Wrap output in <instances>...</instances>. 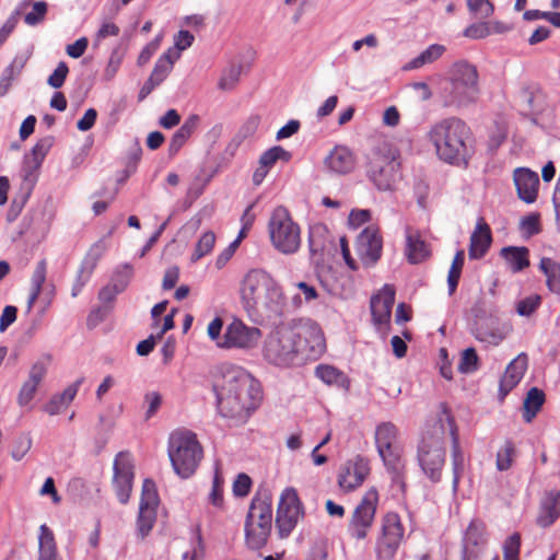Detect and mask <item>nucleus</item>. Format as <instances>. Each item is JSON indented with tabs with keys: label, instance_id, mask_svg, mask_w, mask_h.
Instances as JSON below:
<instances>
[{
	"label": "nucleus",
	"instance_id": "nucleus-1",
	"mask_svg": "<svg viewBox=\"0 0 560 560\" xmlns=\"http://www.w3.org/2000/svg\"><path fill=\"white\" fill-rule=\"evenodd\" d=\"M261 400L259 383L243 368L232 366L223 373V384L218 395V408L233 425L247 422Z\"/></svg>",
	"mask_w": 560,
	"mask_h": 560
},
{
	"label": "nucleus",
	"instance_id": "nucleus-2",
	"mask_svg": "<svg viewBox=\"0 0 560 560\" xmlns=\"http://www.w3.org/2000/svg\"><path fill=\"white\" fill-rule=\"evenodd\" d=\"M479 74L477 68L466 60L454 62L440 89L442 105L462 109L477 103L479 97Z\"/></svg>",
	"mask_w": 560,
	"mask_h": 560
},
{
	"label": "nucleus",
	"instance_id": "nucleus-3",
	"mask_svg": "<svg viewBox=\"0 0 560 560\" xmlns=\"http://www.w3.org/2000/svg\"><path fill=\"white\" fill-rule=\"evenodd\" d=\"M241 300L244 308L278 313L283 304L281 287L264 270H249L241 283Z\"/></svg>",
	"mask_w": 560,
	"mask_h": 560
},
{
	"label": "nucleus",
	"instance_id": "nucleus-4",
	"mask_svg": "<svg viewBox=\"0 0 560 560\" xmlns=\"http://www.w3.org/2000/svg\"><path fill=\"white\" fill-rule=\"evenodd\" d=\"M470 128L458 117H446L436 121L428 137L435 148L438 156L447 163H458L467 153L466 140Z\"/></svg>",
	"mask_w": 560,
	"mask_h": 560
},
{
	"label": "nucleus",
	"instance_id": "nucleus-5",
	"mask_svg": "<svg viewBox=\"0 0 560 560\" xmlns=\"http://www.w3.org/2000/svg\"><path fill=\"white\" fill-rule=\"evenodd\" d=\"M400 154L387 141L378 142L366 155V176L381 191L393 190L401 179Z\"/></svg>",
	"mask_w": 560,
	"mask_h": 560
},
{
	"label": "nucleus",
	"instance_id": "nucleus-6",
	"mask_svg": "<svg viewBox=\"0 0 560 560\" xmlns=\"http://www.w3.org/2000/svg\"><path fill=\"white\" fill-rule=\"evenodd\" d=\"M167 453L174 471L184 479L195 474L203 455L197 435L188 430H177L170 435Z\"/></svg>",
	"mask_w": 560,
	"mask_h": 560
},
{
	"label": "nucleus",
	"instance_id": "nucleus-7",
	"mask_svg": "<svg viewBox=\"0 0 560 560\" xmlns=\"http://www.w3.org/2000/svg\"><path fill=\"white\" fill-rule=\"evenodd\" d=\"M268 232L272 246L281 254L291 255L299 250L301 229L287 208L279 206L271 212Z\"/></svg>",
	"mask_w": 560,
	"mask_h": 560
},
{
	"label": "nucleus",
	"instance_id": "nucleus-8",
	"mask_svg": "<svg viewBox=\"0 0 560 560\" xmlns=\"http://www.w3.org/2000/svg\"><path fill=\"white\" fill-rule=\"evenodd\" d=\"M398 435V428L393 422L385 421L376 425L374 441L384 466L393 475V481L404 486L401 475L404 464L401 462Z\"/></svg>",
	"mask_w": 560,
	"mask_h": 560
},
{
	"label": "nucleus",
	"instance_id": "nucleus-9",
	"mask_svg": "<svg viewBox=\"0 0 560 560\" xmlns=\"http://www.w3.org/2000/svg\"><path fill=\"white\" fill-rule=\"evenodd\" d=\"M264 358L277 366H290L300 361L292 323L278 326L266 338Z\"/></svg>",
	"mask_w": 560,
	"mask_h": 560
},
{
	"label": "nucleus",
	"instance_id": "nucleus-10",
	"mask_svg": "<svg viewBox=\"0 0 560 560\" xmlns=\"http://www.w3.org/2000/svg\"><path fill=\"white\" fill-rule=\"evenodd\" d=\"M300 361L316 360L326 350V341L320 326L310 319L292 322Z\"/></svg>",
	"mask_w": 560,
	"mask_h": 560
},
{
	"label": "nucleus",
	"instance_id": "nucleus-11",
	"mask_svg": "<svg viewBox=\"0 0 560 560\" xmlns=\"http://www.w3.org/2000/svg\"><path fill=\"white\" fill-rule=\"evenodd\" d=\"M418 462L432 482H439L445 463L444 441L441 433L424 435L418 448Z\"/></svg>",
	"mask_w": 560,
	"mask_h": 560
},
{
	"label": "nucleus",
	"instance_id": "nucleus-12",
	"mask_svg": "<svg viewBox=\"0 0 560 560\" xmlns=\"http://www.w3.org/2000/svg\"><path fill=\"white\" fill-rule=\"evenodd\" d=\"M405 527L396 512L386 513L381 521V533L375 551L378 560H393L404 540Z\"/></svg>",
	"mask_w": 560,
	"mask_h": 560
},
{
	"label": "nucleus",
	"instance_id": "nucleus-13",
	"mask_svg": "<svg viewBox=\"0 0 560 560\" xmlns=\"http://www.w3.org/2000/svg\"><path fill=\"white\" fill-rule=\"evenodd\" d=\"M304 515V505L298 491L292 487L285 488L280 494L276 515V526L280 537L290 536Z\"/></svg>",
	"mask_w": 560,
	"mask_h": 560
},
{
	"label": "nucleus",
	"instance_id": "nucleus-14",
	"mask_svg": "<svg viewBox=\"0 0 560 560\" xmlns=\"http://www.w3.org/2000/svg\"><path fill=\"white\" fill-rule=\"evenodd\" d=\"M378 504V492L375 488L369 489L352 512L348 524V533L355 540L368 537L374 523Z\"/></svg>",
	"mask_w": 560,
	"mask_h": 560
},
{
	"label": "nucleus",
	"instance_id": "nucleus-15",
	"mask_svg": "<svg viewBox=\"0 0 560 560\" xmlns=\"http://www.w3.org/2000/svg\"><path fill=\"white\" fill-rule=\"evenodd\" d=\"M159 503L160 499L154 481L144 479L137 517V530L142 538L149 535L155 524Z\"/></svg>",
	"mask_w": 560,
	"mask_h": 560
},
{
	"label": "nucleus",
	"instance_id": "nucleus-16",
	"mask_svg": "<svg viewBox=\"0 0 560 560\" xmlns=\"http://www.w3.org/2000/svg\"><path fill=\"white\" fill-rule=\"evenodd\" d=\"M113 486L121 504L128 503L135 479V465L128 452H119L113 464Z\"/></svg>",
	"mask_w": 560,
	"mask_h": 560
},
{
	"label": "nucleus",
	"instance_id": "nucleus-17",
	"mask_svg": "<svg viewBox=\"0 0 560 560\" xmlns=\"http://www.w3.org/2000/svg\"><path fill=\"white\" fill-rule=\"evenodd\" d=\"M260 337L261 332L258 328L246 326L242 320L234 319L226 326L218 347L224 349H250L258 343Z\"/></svg>",
	"mask_w": 560,
	"mask_h": 560
},
{
	"label": "nucleus",
	"instance_id": "nucleus-18",
	"mask_svg": "<svg viewBox=\"0 0 560 560\" xmlns=\"http://www.w3.org/2000/svg\"><path fill=\"white\" fill-rule=\"evenodd\" d=\"M509 324L499 317L490 315L477 318L472 328L474 337L486 346H499L511 332Z\"/></svg>",
	"mask_w": 560,
	"mask_h": 560
},
{
	"label": "nucleus",
	"instance_id": "nucleus-19",
	"mask_svg": "<svg viewBox=\"0 0 560 560\" xmlns=\"http://www.w3.org/2000/svg\"><path fill=\"white\" fill-rule=\"evenodd\" d=\"M382 249L383 241L377 226L369 225L360 232L357 237V253L363 265H375L382 256Z\"/></svg>",
	"mask_w": 560,
	"mask_h": 560
},
{
	"label": "nucleus",
	"instance_id": "nucleus-20",
	"mask_svg": "<svg viewBox=\"0 0 560 560\" xmlns=\"http://www.w3.org/2000/svg\"><path fill=\"white\" fill-rule=\"evenodd\" d=\"M370 470L369 460L363 456H357L341 466L338 474V485L343 491H353L362 486Z\"/></svg>",
	"mask_w": 560,
	"mask_h": 560
},
{
	"label": "nucleus",
	"instance_id": "nucleus-21",
	"mask_svg": "<svg viewBox=\"0 0 560 560\" xmlns=\"http://www.w3.org/2000/svg\"><path fill=\"white\" fill-rule=\"evenodd\" d=\"M486 525L480 520H472L464 535L462 560H478L487 546Z\"/></svg>",
	"mask_w": 560,
	"mask_h": 560
},
{
	"label": "nucleus",
	"instance_id": "nucleus-22",
	"mask_svg": "<svg viewBox=\"0 0 560 560\" xmlns=\"http://www.w3.org/2000/svg\"><path fill=\"white\" fill-rule=\"evenodd\" d=\"M395 302V289L389 285L385 284L377 294L372 296L371 299V313L374 325L377 327L378 330L386 329L390 315H392V307Z\"/></svg>",
	"mask_w": 560,
	"mask_h": 560
},
{
	"label": "nucleus",
	"instance_id": "nucleus-23",
	"mask_svg": "<svg viewBox=\"0 0 560 560\" xmlns=\"http://www.w3.org/2000/svg\"><path fill=\"white\" fill-rule=\"evenodd\" d=\"M527 369L528 355L525 352H521L508 364L500 380L499 386V395L502 400L513 388L520 384Z\"/></svg>",
	"mask_w": 560,
	"mask_h": 560
},
{
	"label": "nucleus",
	"instance_id": "nucleus-24",
	"mask_svg": "<svg viewBox=\"0 0 560 560\" xmlns=\"http://www.w3.org/2000/svg\"><path fill=\"white\" fill-rule=\"evenodd\" d=\"M355 155L346 145H336L324 159V166L327 172L336 175H346L355 167Z\"/></svg>",
	"mask_w": 560,
	"mask_h": 560
},
{
	"label": "nucleus",
	"instance_id": "nucleus-25",
	"mask_svg": "<svg viewBox=\"0 0 560 560\" xmlns=\"http://www.w3.org/2000/svg\"><path fill=\"white\" fill-rule=\"evenodd\" d=\"M513 179L518 198L526 203L535 202L539 188L538 174L529 168L520 167L514 171Z\"/></svg>",
	"mask_w": 560,
	"mask_h": 560
},
{
	"label": "nucleus",
	"instance_id": "nucleus-26",
	"mask_svg": "<svg viewBox=\"0 0 560 560\" xmlns=\"http://www.w3.org/2000/svg\"><path fill=\"white\" fill-rule=\"evenodd\" d=\"M492 242V235L489 224L482 217L478 218L475 230L470 235V244L468 248V255L470 259L482 258Z\"/></svg>",
	"mask_w": 560,
	"mask_h": 560
},
{
	"label": "nucleus",
	"instance_id": "nucleus-27",
	"mask_svg": "<svg viewBox=\"0 0 560 560\" xmlns=\"http://www.w3.org/2000/svg\"><path fill=\"white\" fill-rule=\"evenodd\" d=\"M406 256L409 262L419 264L430 255L428 244L421 238L420 232L411 226L405 229Z\"/></svg>",
	"mask_w": 560,
	"mask_h": 560
},
{
	"label": "nucleus",
	"instance_id": "nucleus-28",
	"mask_svg": "<svg viewBox=\"0 0 560 560\" xmlns=\"http://www.w3.org/2000/svg\"><path fill=\"white\" fill-rule=\"evenodd\" d=\"M446 419L450 423V430L452 435V466H453V491L456 492L458 489L460 477L465 469V458L463 451L459 445V439L457 434V428L455 425L454 419L447 413Z\"/></svg>",
	"mask_w": 560,
	"mask_h": 560
},
{
	"label": "nucleus",
	"instance_id": "nucleus-29",
	"mask_svg": "<svg viewBox=\"0 0 560 560\" xmlns=\"http://www.w3.org/2000/svg\"><path fill=\"white\" fill-rule=\"evenodd\" d=\"M253 525H264L271 528L272 504L269 499L254 498L248 509L246 522Z\"/></svg>",
	"mask_w": 560,
	"mask_h": 560
},
{
	"label": "nucleus",
	"instance_id": "nucleus-30",
	"mask_svg": "<svg viewBox=\"0 0 560 560\" xmlns=\"http://www.w3.org/2000/svg\"><path fill=\"white\" fill-rule=\"evenodd\" d=\"M560 515V492L551 490L541 499L540 511L537 523L547 527L550 526Z\"/></svg>",
	"mask_w": 560,
	"mask_h": 560
},
{
	"label": "nucleus",
	"instance_id": "nucleus-31",
	"mask_svg": "<svg viewBox=\"0 0 560 560\" xmlns=\"http://www.w3.org/2000/svg\"><path fill=\"white\" fill-rule=\"evenodd\" d=\"M82 382L83 378H79L69 385L62 393L54 395L44 406V411L50 416H56L63 411L77 396Z\"/></svg>",
	"mask_w": 560,
	"mask_h": 560
},
{
	"label": "nucleus",
	"instance_id": "nucleus-32",
	"mask_svg": "<svg viewBox=\"0 0 560 560\" xmlns=\"http://www.w3.org/2000/svg\"><path fill=\"white\" fill-rule=\"evenodd\" d=\"M36 560H62L58 553L55 535L46 524L39 526Z\"/></svg>",
	"mask_w": 560,
	"mask_h": 560
},
{
	"label": "nucleus",
	"instance_id": "nucleus-33",
	"mask_svg": "<svg viewBox=\"0 0 560 560\" xmlns=\"http://www.w3.org/2000/svg\"><path fill=\"white\" fill-rule=\"evenodd\" d=\"M200 117L196 114L189 115L179 129L173 135L168 150L171 154H176L186 143L190 136L197 130Z\"/></svg>",
	"mask_w": 560,
	"mask_h": 560
},
{
	"label": "nucleus",
	"instance_id": "nucleus-34",
	"mask_svg": "<svg viewBox=\"0 0 560 560\" xmlns=\"http://www.w3.org/2000/svg\"><path fill=\"white\" fill-rule=\"evenodd\" d=\"M27 60V55L19 54L13 58L11 63L4 68L0 77V96L8 94L13 80L21 74Z\"/></svg>",
	"mask_w": 560,
	"mask_h": 560
},
{
	"label": "nucleus",
	"instance_id": "nucleus-35",
	"mask_svg": "<svg viewBox=\"0 0 560 560\" xmlns=\"http://www.w3.org/2000/svg\"><path fill=\"white\" fill-rule=\"evenodd\" d=\"M315 375L327 385H332L346 390L350 387V381L348 376L342 371L332 365L319 364L315 369Z\"/></svg>",
	"mask_w": 560,
	"mask_h": 560
},
{
	"label": "nucleus",
	"instance_id": "nucleus-36",
	"mask_svg": "<svg viewBox=\"0 0 560 560\" xmlns=\"http://www.w3.org/2000/svg\"><path fill=\"white\" fill-rule=\"evenodd\" d=\"M529 250L526 247H504L501 249V256L505 259L509 268L514 273L520 272L529 266Z\"/></svg>",
	"mask_w": 560,
	"mask_h": 560
},
{
	"label": "nucleus",
	"instance_id": "nucleus-37",
	"mask_svg": "<svg viewBox=\"0 0 560 560\" xmlns=\"http://www.w3.org/2000/svg\"><path fill=\"white\" fill-rule=\"evenodd\" d=\"M539 270L546 277L548 290L555 294H560V264L552 258L542 257L539 261Z\"/></svg>",
	"mask_w": 560,
	"mask_h": 560
},
{
	"label": "nucleus",
	"instance_id": "nucleus-38",
	"mask_svg": "<svg viewBox=\"0 0 560 560\" xmlns=\"http://www.w3.org/2000/svg\"><path fill=\"white\" fill-rule=\"evenodd\" d=\"M179 58V54L173 48H168L155 62L150 78L161 84L171 73L174 62Z\"/></svg>",
	"mask_w": 560,
	"mask_h": 560
},
{
	"label": "nucleus",
	"instance_id": "nucleus-39",
	"mask_svg": "<svg viewBox=\"0 0 560 560\" xmlns=\"http://www.w3.org/2000/svg\"><path fill=\"white\" fill-rule=\"evenodd\" d=\"M545 402V393L538 387H532L523 402V418L525 422L530 423L541 409Z\"/></svg>",
	"mask_w": 560,
	"mask_h": 560
},
{
	"label": "nucleus",
	"instance_id": "nucleus-40",
	"mask_svg": "<svg viewBox=\"0 0 560 560\" xmlns=\"http://www.w3.org/2000/svg\"><path fill=\"white\" fill-rule=\"evenodd\" d=\"M446 48L440 44H432L424 49L419 56L411 59L406 63L402 69L406 71L419 69L425 65L432 63L438 60L445 52Z\"/></svg>",
	"mask_w": 560,
	"mask_h": 560
},
{
	"label": "nucleus",
	"instance_id": "nucleus-41",
	"mask_svg": "<svg viewBox=\"0 0 560 560\" xmlns=\"http://www.w3.org/2000/svg\"><path fill=\"white\" fill-rule=\"evenodd\" d=\"M271 528L264 525L245 523V539L247 546L255 550L262 548L267 544Z\"/></svg>",
	"mask_w": 560,
	"mask_h": 560
},
{
	"label": "nucleus",
	"instance_id": "nucleus-42",
	"mask_svg": "<svg viewBox=\"0 0 560 560\" xmlns=\"http://www.w3.org/2000/svg\"><path fill=\"white\" fill-rule=\"evenodd\" d=\"M107 248L108 244L105 237L96 241L90 247L84 259L82 260L81 267L83 268V271H88V273H93L98 260L105 254Z\"/></svg>",
	"mask_w": 560,
	"mask_h": 560
},
{
	"label": "nucleus",
	"instance_id": "nucleus-43",
	"mask_svg": "<svg viewBox=\"0 0 560 560\" xmlns=\"http://www.w3.org/2000/svg\"><path fill=\"white\" fill-rule=\"evenodd\" d=\"M292 159V153L284 150L280 145H275L266 150L259 158V164L264 167L271 168L278 161L289 162Z\"/></svg>",
	"mask_w": 560,
	"mask_h": 560
},
{
	"label": "nucleus",
	"instance_id": "nucleus-44",
	"mask_svg": "<svg viewBox=\"0 0 560 560\" xmlns=\"http://www.w3.org/2000/svg\"><path fill=\"white\" fill-rule=\"evenodd\" d=\"M516 455V448L512 441L508 440L497 453L495 466L499 471L509 470Z\"/></svg>",
	"mask_w": 560,
	"mask_h": 560
},
{
	"label": "nucleus",
	"instance_id": "nucleus-45",
	"mask_svg": "<svg viewBox=\"0 0 560 560\" xmlns=\"http://www.w3.org/2000/svg\"><path fill=\"white\" fill-rule=\"evenodd\" d=\"M54 144V138L51 136L44 137L36 142L32 148L31 155H26L30 162L34 163V167H40L46 155Z\"/></svg>",
	"mask_w": 560,
	"mask_h": 560
},
{
	"label": "nucleus",
	"instance_id": "nucleus-46",
	"mask_svg": "<svg viewBox=\"0 0 560 560\" xmlns=\"http://www.w3.org/2000/svg\"><path fill=\"white\" fill-rule=\"evenodd\" d=\"M215 244V235L212 231L205 232L198 240L195 250L191 255V260L197 261L202 257L210 254Z\"/></svg>",
	"mask_w": 560,
	"mask_h": 560
},
{
	"label": "nucleus",
	"instance_id": "nucleus-47",
	"mask_svg": "<svg viewBox=\"0 0 560 560\" xmlns=\"http://www.w3.org/2000/svg\"><path fill=\"white\" fill-rule=\"evenodd\" d=\"M479 357L474 348L465 349L459 359L458 371L464 374H470L478 370Z\"/></svg>",
	"mask_w": 560,
	"mask_h": 560
},
{
	"label": "nucleus",
	"instance_id": "nucleus-48",
	"mask_svg": "<svg viewBox=\"0 0 560 560\" xmlns=\"http://www.w3.org/2000/svg\"><path fill=\"white\" fill-rule=\"evenodd\" d=\"M541 304L539 294H530L516 302L515 310L520 316L529 317Z\"/></svg>",
	"mask_w": 560,
	"mask_h": 560
},
{
	"label": "nucleus",
	"instance_id": "nucleus-49",
	"mask_svg": "<svg viewBox=\"0 0 560 560\" xmlns=\"http://www.w3.org/2000/svg\"><path fill=\"white\" fill-rule=\"evenodd\" d=\"M242 72V66H231L225 69L219 80V89L223 91H231L237 84Z\"/></svg>",
	"mask_w": 560,
	"mask_h": 560
},
{
	"label": "nucleus",
	"instance_id": "nucleus-50",
	"mask_svg": "<svg viewBox=\"0 0 560 560\" xmlns=\"http://www.w3.org/2000/svg\"><path fill=\"white\" fill-rule=\"evenodd\" d=\"M47 11L48 5L45 1L34 2L32 11L25 14L24 22L30 26H36L44 21Z\"/></svg>",
	"mask_w": 560,
	"mask_h": 560
},
{
	"label": "nucleus",
	"instance_id": "nucleus-51",
	"mask_svg": "<svg viewBox=\"0 0 560 560\" xmlns=\"http://www.w3.org/2000/svg\"><path fill=\"white\" fill-rule=\"evenodd\" d=\"M223 483L224 479L217 469L213 476L211 491L209 493L210 503L217 508H221L223 504Z\"/></svg>",
	"mask_w": 560,
	"mask_h": 560
},
{
	"label": "nucleus",
	"instance_id": "nucleus-52",
	"mask_svg": "<svg viewBox=\"0 0 560 560\" xmlns=\"http://www.w3.org/2000/svg\"><path fill=\"white\" fill-rule=\"evenodd\" d=\"M520 229L526 236H533L540 232V214L530 213L525 215L520 221Z\"/></svg>",
	"mask_w": 560,
	"mask_h": 560
},
{
	"label": "nucleus",
	"instance_id": "nucleus-53",
	"mask_svg": "<svg viewBox=\"0 0 560 560\" xmlns=\"http://www.w3.org/2000/svg\"><path fill=\"white\" fill-rule=\"evenodd\" d=\"M120 33V28L117 24H115L110 20H105L102 22L100 28L97 30L95 37H94V44L95 46H98L102 40H104L107 37H115L118 36Z\"/></svg>",
	"mask_w": 560,
	"mask_h": 560
},
{
	"label": "nucleus",
	"instance_id": "nucleus-54",
	"mask_svg": "<svg viewBox=\"0 0 560 560\" xmlns=\"http://www.w3.org/2000/svg\"><path fill=\"white\" fill-rule=\"evenodd\" d=\"M521 537L518 534L511 535L503 545L504 560H518Z\"/></svg>",
	"mask_w": 560,
	"mask_h": 560
},
{
	"label": "nucleus",
	"instance_id": "nucleus-55",
	"mask_svg": "<svg viewBox=\"0 0 560 560\" xmlns=\"http://www.w3.org/2000/svg\"><path fill=\"white\" fill-rule=\"evenodd\" d=\"M32 447V439L26 435H20L13 444V448L11 452V456L15 460H21L31 450Z\"/></svg>",
	"mask_w": 560,
	"mask_h": 560
},
{
	"label": "nucleus",
	"instance_id": "nucleus-56",
	"mask_svg": "<svg viewBox=\"0 0 560 560\" xmlns=\"http://www.w3.org/2000/svg\"><path fill=\"white\" fill-rule=\"evenodd\" d=\"M69 73V68L65 61H60L54 72L48 77L47 83L54 89H59L63 85L66 78Z\"/></svg>",
	"mask_w": 560,
	"mask_h": 560
},
{
	"label": "nucleus",
	"instance_id": "nucleus-57",
	"mask_svg": "<svg viewBox=\"0 0 560 560\" xmlns=\"http://www.w3.org/2000/svg\"><path fill=\"white\" fill-rule=\"evenodd\" d=\"M467 7L471 13L482 18H489L494 11L490 0H467Z\"/></svg>",
	"mask_w": 560,
	"mask_h": 560
},
{
	"label": "nucleus",
	"instance_id": "nucleus-58",
	"mask_svg": "<svg viewBox=\"0 0 560 560\" xmlns=\"http://www.w3.org/2000/svg\"><path fill=\"white\" fill-rule=\"evenodd\" d=\"M144 404L147 406L145 419H151L162 405V396L159 392L152 390L144 395Z\"/></svg>",
	"mask_w": 560,
	"mask_h": 560
},
{
	"label": "nucleus",
	"instance_id": "nucleus-59",
	"mask_svg": "<svg viewBox=\"0 0 560 560\" xmlns=\"http://www.w3.org/2000/svg\"><path fill=\"white\" fill-rule=\"evenodd\" d=\"M47 262L45 259L39 260L33 271L31 279V289L42 291L43 284L46 281Z\"/></svg>",
	"mask_w": 560,
	"mask_h": 560
},
{
	"label": "nucleus",
	"instance_id": "nucleus-60",
	"mask_svg": "<svg viewBox=\"0 0 560 560\" xmlns=\"http://www.w3.org/2000/svg\"><path fill=\"white\" fill-rule=\"evenodd\" d=\"M37 388H38L37 384L26 380L23 383V385L21 386V389L19 392L18 404L20 406L28 405L33 400V398L37 392Z\"/></svg>",
	"mask_w": 560,
	"mask_h": 560
},
{
	"label": "nucleus",
	"instance_id": "nucleus-61",
	"mask_svg": "<svg viewBox=\"0 0 560 560\" xmlns=\"http://www.w3.org/2000/svg\"><path fill=\"white\" fill-rule=\"evenodd\" d=\"M491 34L490 26L486 22L475 23L465 28L464 35L469 38L480 39Z\"/></svg>",
	"mask_w": 560,
	"mask_h": 560
},
{
	"label": "nucleus",
	"instance_id": "nucleus-62",
	"mask_svg": "<svg viewBox=\"0 0 560 560\" xmlns=\"http://www.w3.org/2000/svg\"><path fill=\"white\" fill-rule=\"evenodd\" d=\"M194 40L195 37L190 32L180 30L174 36V47L172 48L180 55L183 50L189 48L192 45Z\"/></svg>",
	"mask_w": 560,
	"mask_h": 560
},
{
	"label": "nucleus",
	"instance_id": "nucleus-63",
	"mask_svg": "<svg viewBox=\"0 0 560 560\" xmlns=\"http://www.w3.org/2000/svg\"><path fill=\"white\" fill-rule=\"evenodd\" d=\"M132 273H133L132 267L128 264H125L116 270V272L112 279V283L117 289L120 284L124 283V290H125L129 284Z\"/></svg>",
	"mask_w": 560,
	"mask_h": 560
},
{
	"label": "nucleus",
	"instance_id": "nucleus-64",
	"mask_svg": "<svg viewBox=\"0 0 560 560\" xmlns=\"http://www.w3.org/2000/svg\"><path fill=\"white\" fill-rule=\"evenodd\" d=\"M20 16V9H16L11 15L7 19L4 24L0 27V47L8 39L10 34L14 31Z\"/></svg>",
	"mask_w": 560,
	"mask_h": 560
}]
</instances>
